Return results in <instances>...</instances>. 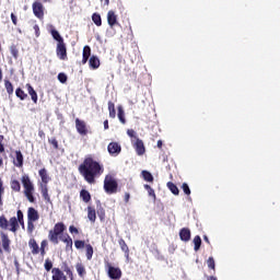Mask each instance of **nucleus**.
<instances>
[{"label": "nucleus", "instance_id": "obj_11", "mask_svg": "<svg viewBox=\"0 0 280 280\" xmlns=\"http://www.w3.org/2000/svg\"><path fill=\"white\" fill-rule=\"evenodd\" d=\"M107 152L110 154V156H119V154H121V144L118 142H110L107 145Z\"/></svg>", "mask_w": 280, "mask_h": 280}, {"label": "nucleus", "instance_id": "obj_25", "mask_svg": "<svg viewBox=\"0 0 280 280\" xmlns=\"http://www.w3.org/2000/svg\"><path fill=\"white\" fill-rule=\"evenodd\" d=\"M0 229L2 231H10V221H8V218L5 215H0Z\"/></svg>", "mask_w": 280, "mask_h": 280}, {"label": "nucleus", "instance_id": "obj_37", "mask_svg": "<svg viewBox=\"0 0 280 280\" xmlns=\"http://www.w3.org/2000/svg\"><path fill=\"white\" fill-rule=\"evenodd\" d=\"M142 178L143 180H147V183H154V176H152V173L148 171H142Z\"/></svg>", "mask_w": 280, "mask_h": 280}, {"label": "nucleus", "instance_id": "obj_16", "mask_svg": "<svg viewBox=\"0 0 280 280\" xmlns=\"http://www.w3.org/2000/svg\"><path fill=\"white\" fill-rule=\"evenodd\" d=\"M107 23L109 27H115V25H119V22H117V14H115V11L110 10L107 12Z\"/></svg>", "mask_w": 280, "mask_h": 280}, {"label": "nucleus", "instance_id": "obj_19", "mask_svg": "<svg viewBox=\"0 0 280 280\" xmlns=\"http://www.w3.org/2000/svg\"><path fill=\"white\" fill-rule=\"evenodd\" d=\"M63 244H66V250H73V238L69 234H66L63 237L60 238Z\"/></svg>", "mask_w": 280, "mask_h": 280}, {"label": "nucleus", "instance_id": "obj_29", "mask_svg": "<svg viewBox=\"0 0 280 280\" xmlns=\"http://www.w3.org/2000/svg\"><path fill=\"white\" fill-rule=\"evenodd\" d=\"M75 269H77L79 277H81V279H84V277L86 276V268H84V265L78 262L75 265Z\"/></svg>", "mask_w": 280, "mask_h": 280}, {"label": "nucleus", "instance_id": "obj_23", "mask_svg": "<svg viewBox=\"0 0 280 280\" xmlns=\"http://www.w3.org/2000/svg\"><path fill=\"white\" fill-rule=\"evenodd\" d=\"M88 218L90 222L94 224V222L97 220V212L95 211V208L91 206L88 207Z\"/></svg>", "mask_w": 280, "mask_h": 280}, {"label": "nucleus", "instance_id": "obj_44", "mask_svg": "<svg viewBox=\"0 0 280 280\" xmlns=\"http://www.w3.org/2000/svg\"><path fill=\"white\" fill-rule=\"evenodd\" d=\"M44 268L47 272L50 270H54V262H51V259L47 258L44 264Z\"/></svg>", "mask_w": 280, "mask_h": 280}, {"label": "nucleus", "instance_id": "obj_34", "mask_svg": "<svg viewBox=\"0 0 280 280\" xmlns=\"http://www.w3.org/2000/svg\"><path fill=\"white\" fill-rule=\"evenodd\" d=\"M50 34L52 38L57 40V43H65V39L62 38V36H60V33L56 28H52L50 31Z\"/></svg>", "mask_w": 280, "mask_h": 280}, {"label": "nucleus", "instance_id": "obj_27", "mask_svg": "<svg viewBox=\"0 0 280 280\" xmlns=\"http://www.w3.org/2000/svg\"><path fill=\"white\" fill-rule=\"evenodd\" d=\"M80 198L83 200V202L89 203L91 202V192H89L86 189H82L80 191Z\"/></svg>", "mask_w": 280, "mask_h": 280}, {"label": "nucleus", "instance_id": "obj_8", "mask_svg": "<svg viewBox=\"0 0 280 280\" xmlns=\"http://www.w3.org/2000/svg\"><path fill=\"white\" fill-rule=\"evenodd\" d=\"M0 238L2 243V247L0 246V255H3L4 253H12V248L10 247V244H12V241L10 240V236L5 232L0 233Z\"/></svg>", "mask_w": 280, "mask_h": 280}, {"label": "nucleus", "instance_id": "obj_61", "mask_svg": "<svg viewBox=\"0 0 280 280\" xmlns=\"http://www.w3.org/2000/svg\"><path fill=\"white\" fill-rule=\"evenodd\" d=\"M103 124H104V129H105V130H108V120H104Z\"/></svg>", "mask_w": 280, "mask_h": 280}, {"label": "nucleus", "instance_id": "obj_45", "mask_svg": "<svg viewBox=\"0 0 280 280\" xmlns=\"http://www.w3.org/2000/svg\"><path fill=\"white\" fill-rule=\"evenodd\" d=\"M100 208L97 209V215L101 220H104L106 218V211L104 208H102V203L98 201Z\"/></svg>", "mask_w": 280, "mask_h": 280}, {"label": "nucleus", "instance_id": "obj_4", "mask_svg": "<svg viewBox=\"0 0 280 280\" xmlns=\"http://www.w3.org/2000/svg\"><path fill=\"white\" fill-rule=\"evenodd\" d=\"M22 185L24 187V196L27 198L28 202H36V198L34 197V184H32L28 175L22 176Z\"/></svg>", "mask_w": 280, "mask_h": 280}, {"label": "nucleus", "instance_id": "obj_46", "mask_svg": "<svg viewBox=\"0 0 280 280\" xmlns=\"http://www.w3.org/2000/svg\"><path fill=\"white\" fill-rule=\"evenodd\" d=\"M74 246L78 250L86 248V243L84 241L77 240L74 241Z\"/></svg>", "mask_w": 280, "mask_h": 280}, {"label": "nucleus", "instance_id": "obj_3", "mask_svg": "<svg viewBox=\"0 0 280 280\" xmlns=\"http://www.w3.org/2000/svg\"><path fill=\"white\" fill-rule=\"evenodd\" d=\"M67 231V225L63 222H58L55 224L52 230L48 232V240L51 244L58 245L60 243L59 238L62 233Z\"/></svg>", "mask_w": 280, "mask_h": 280}, {"label": "nucleus", "instance_id": "obj_7", "mask_svg": "<svg viewBox=\"0 0 280 280\" xmlns=\"http://www.w3.org/2000/svg\"><path fill=\"white\" fill-rule=\"evenodd\" d=\"M16 215H18V218L12 217L9 220V222H10L9 231H11V233H16V231H19V229H20L19 222H22V220H24L23 219V211L18 210Z\"/></svg>", "mask_w": 280, "mask_h": 280}, {"label": "nucleus", "instance_id": "obj_52", "mask_svg": "<svg viewBox=\"0 0 280 280\" xmlns=\"http://www.w3.org/2000/svg\"><path fill=\"white\" fill-rule=\"evenodd\" d=\"M69 232L73 235H78L80 233V231L78 230V228H75L74 225H70L69 226Z\"/></svg>", "mask_w": 280, "mask_h": 280}, {"label": "nucleus", "instance_id": "obj_42", "mask_svg": "<svg viewBox=\"0 0 280 280\" xmlns=\"http://www.w3.org/2000/svg\"><path fill=\"white\" fill-rule=\"evenodd\" d=\"M144 189L148 190L150 198H153V200H156V192H154V189L151 188L150 185L145 184Z\"/></svg>", "mask_w": 280, "mask_h": 280}, {"label": "nucleus", "instance_id": "obj_41", "mask_svg": "<svg viewBox=\"0 0 280 280\" xmlns=\"http://www.w3.org/2000/svg\"><path fill=\"white\" fill-rule=\"evenodd\" d=\"M3 194H5V187L3 186V179L0 177V207H3Z\"/></svg>", "mask_w": 280, "mask_h": 280}, {"label": "nucleus", "instance_id": "obj_53", "mask_svg": "<svg viewBox=\"0 0 280 280\" xmlns=\"http://www.w3.org/2000/svg\"><path fill=\"white\" fill-rule=\"evenodd\" d=\"M33 28H34L36 38H38L40 36V26H38V24H35Z\"/></svg>", "mask_w": 280, "mask_h": 280}, {"label": "nucleus", "instance_id": "obj_6", "mask_svg": "<svg viewBox=\"0 0 280 280\" xmlns=\"http://www.w3.org/2000/svg\"><path fill=\"white\" fill-rule=\"evenodd\" d=\"M119 185L117 184V180H115L113 177H105L104 180V189L106 194H117V188Z\"/></svg>", "mask_w": 280, "mask_h": 280}, {"label": "nucleus", "instance_id": "obj_33", "mask_svg": "<svg viewBox=\"0 0 280 280\" xmlns=\"http://www.w3.org/2000/svg\"><path fill=\"white\" fill-rule=\"evenodd\" d=\"M108 110H109V117L112 119H115V117H117V110L115 109V103H113V101L108 102Z\"/></svg>", "mask_w": 280, "mask_h": 280}, {"label": "nucleus", "instance_id": "obj_39", "mask_svg": "<svg viewBox=\"0 0 280 280\" xmlns=\"http://www.w3.org/2000/svg\"><path fill=\"white\" fill-rule=\"evenodd\" d=\"M4 88L7 90V93H9V95H12V93H14V85H12V82H10V80L4 81Z\"/></svg>", "mask_w": 280, "mask_h": 280}, {"label": "nucleus", "instance_id": "obj_54", "mask_svg": "<svg viewBox=\"0 0 280 280\" xmlns=\"http://www.w3.org/2000/svg\"><path fill=\"white\" fill-rule=\"evenodd\" d=\"M47 246H49V242H47V240H43V241L40 242V247H39V249L46 250Z\"/></svg>", "mask_w": 280, "mask_h": 280}, {"label": "nucleus", "instance_id": "obj_22", "mask_svg": "<svg viewBox=\"0 0 280 280\" xmlns=\"http://www.w3.org/2000/svg\"><path fill=\"white\" fill-rule=\"evenodd\" d=\"M61 269H62V272H66V275L69 277L70 280H73V270L69 266V262L63 261L61 264Z\"/></svg>", "mask_w": 280, "mask_h": 280}, {"label": "nucleus", "instance_id": "obj_28", "mask_svg": "<svg viewBox=\"0 0 280 280\" xmlns=\"http://www.w3.org/2000/svg\"><path fill=\"white\" fill-rule=\"evenodd\" d=\"M40 191L44 200H47V202H49L50 197H49V189L47 188V184L40 185Z\"/></svg>", "mask_w": 280, "mask_h": 280}, {"label": "nucleus", "instance_id": "obj_47", "mask_svg": "<svg viewBox=\"0 0 280 280\" xmlns=\"http://www.w3.org/2000/svg\"><path fill=\"white\" fill-rule=\"evenodd\" d=\"M207 266L210 270H215V259H213V257H209L207 260Z\"/></svg>", "mask_w": 280, "mask_h": 280}, {"label": "nucleus", "instance_id": "obj_17", "mask_svg": "<svg viewBox=\"0 0 280 280\" xmlns=\"http://www.w3.org/2000/svg\"><path fill=\"white\" fill-rule=\"evenodd\" d=\"M28 248H30L32 255H38V253H40V247L38 246L36 238H30Z\"/></svg>", "mask_w": 280, "mask_h": 280}, {"label": "nucleus", "instance_id": "obj_26", "mask_svg": "<svg viewBox=\"0 0 280 280\" xmlns=\"http://www.w3.org/2000/svg\"><path fill=\"white\" fill-rule=\"evenodd\" d=\"M89 58H91V46H84L83 47L82 63L86 65V62H89Z\"/></svg>", "mask_w": 280, "mask_h": 280}, {"label": "nucleus", "instance_id": "obj_40", "mask_svg": "<svg viewBox=\"0 0 280 280\" xmlns=\"http://www.w3.org/2000/svg\"><path fill=\"white\" fill-rule=\"evenodd\" d=\"M118 119L120 122L126 124V113L121 106L118 107Z\"/></svg>", "mask_w": 280, "mask_h": 280}, {"label": "nucleus", "instance_id": "obj_20", "mask_svg": "<svg viewBox=\"0 0 280 280\" xmlns=\"http://www.w3.org/2000/svg\"><path fill=\"white\" fill-rule=\"evenodd\" d=\"M38 174L42 179V185H47L49 180H51V177H49V174L47 173V168H40Z\"/></svg>", "mask_w": 280, "mask_h": 280}, {"label": "nucleus", "instance_id": "obj_18", "mask_svg": "<svg viewBox=\"0 0 280 280\" xmlns=\"http://www.w3.org/2000/svg\"><path fill=\"white\" fill-rule=\"evenodd\" d=\"M179 240H182V242H189V240H191V230H189V228H183L179 231Z\"/></svg>", "mask_w": 280, "mask_h": 280}, {"label": "nucleus", "instance_id": "obj_49", "mask_svg": "<svg viewBox=\"0 0 280 280\" xmlns=\"http://www.w3.org/2000/svg\"><path fill=\"white\" fill-rule=\"evenodd\" d=\"M182 189L186 196H191V189H189V185L187 183L182 185Z\"/></svg>", "mask_w": 280, "mask_h": 280}, {"label": "nucleus", "instance_id": "obj_48", "mask_svg": "<svg viewBox=\"0 0 280 280\" xmlns=\"http://www.w3.org/2000/svg\"><path fill=\"white\" fill-rule=\"evenodd\" d=\"M48 143L52 145L54 150H59L60 148L56 138H49Z\"/></svg>", "mask_w": 280, "mask_h": 280}, {"label": "nucleus", "instance_id": "obj_35", "mask_svg": "<svg viewBox=\"0 0 280 280\" xmlns=\"http://www.w3.org/2000/svg\"><path fill=\"white\" fill-rule=\"evenodd\" d=\"M15 95L16 97H19V100H21L22 102L27 100V93H25V91H23V89L18 88L15 90Z\"/></svg>", "mask_w": 280, "mask_h": 280}, {"label": "nucleus", "instance_id": "obj_43", "mask_svg": "<svg viewBox=\"0 0 280 280\" xmlns=\"http://www.w3.org/2000/svg\"><path fill=\"white\" fill-rule=\"evenodd\" d=\"M11 189L13 191H21V183L19 180H16V179H13L11 182Z\"/></svg>", "mask_w": 280, "mask_h": 280}, {"label": "nucleus", "instance_id": "obj_12", "mask_svg": "<svg viewBox=\"0 0 280 280\" xmlns=\"http://www.w3.org/2000/svg\"><path fill=\"white\" fill-rule=\"evenodd\" d=\"M12 163L14 167H19V168L23 167L24 158H23V152H21V150L14 151V156H12Z\"/></svg>", "mask_w": 280, "mask_h": 280}, {"label": "nucleus", "instance_id": "obj_59", "mask_svg": "<svg viewBox=\"0 0 280 280\" xmlns=\"http://www.w3.org/2000/svg\"><path fill=\"white\" fill-rule=\"evenodd\" d=\"M39 253H40V257H45L47 255L46 249H39Z\"/></svg>", "mask_w": 280, "mask_h": 280}, {"label": "nucleus", "instance_id": "obj_50", "mask_svg": "<svg viewBox=\"0 0 280 280\" xmlns=\"http://www.w3.org/2000/svg\"><path fill=\"white\" fill-rule=\"evenodd\" d=\"M34 222L35 221H27V233H34Z\"/></svg>", "mask_w": 280, "mask_h": 280}, {"label": "nucleus", "instance_id": "obj_13", "mask_svg": "<svg viewBox=\"0 0 280 280\" xmlns=\"http://www.w3.org/2000/svg\"><path fill=\"white\" fill-rule=\"evenodd\" d=\"M56 54L59 60H67V44L65 42L57 43Z\"/></svg>", "mask_w": 280, "mask_h": 280}, {"label": "nucleus", "instance_id": "obj_2", "mask_svg": "<svg viewBox=\"0 0 280 280\" xmlns=\"http://www.w3.org/2000/svg\"><path fill=\"white\" fill-rule=\"evenodd\" d=\"M127 135L130 137V141L132 148L136 150V154H138V156H143V154H145V144L143 143V140L137 136V131H135V129H128Z\"/></svg>", "mask_w": 280, "mask_h": 280}, {"label": "nucleus", "instance_id": "obj_5", "mask_svg": "<svg viewBox=\"0 0 280 280\" xmlns=\"http://www.w3.org/2000/svg\"><path fill=\"white\" fill-rule=\"evenodd\" d=\"M105 268L107 270V275L109 279H113V280L121 279V269L119 267H113L110 262L106 261Z\"/></svg>", "mask_w": 280, "mask_h": 280}, {"label": "nucleus", "instance_id": "obj_15", "mask_svg": "<svg viewBox=\"0 0 280 280\" xmlns=\"http://www.w3.org/2000/svg\"><path fill=\"white\" fill-rule=\"evenodd\" d=\"M38 220H40V214H38V210H36L34 207H30L27 209V221L38 222Z\"/></svg>", "mask_w": 280, "mask_h": 280}, {"label": "nucleus", "instance_id": "obj_64", "mask_svg": "<svg viewBox=\"0 0 280 280\" xmlns=\"http://www.w3.org/2000/svg\"><path fill=\"white\" fill-rule=\"evenodd\" d=\"M203 240H205V242H206L207 244H211V243L209 242V237H208L207 235L203 236Z\"/></svg>", "mask_w": 280, "mask_h": 280}, {"label": "nucleus", "instance_id": "obj_60", "mask_svg": "<svg viewBox=\"0 0 280 280\" xmlns=\"http://www.w3.org/2000/svg\"><path fill=\"white\" fill-rule=\"evenodd\" d=\"M158 148H159V150H161L163 148V140L158 141Z\"/></svg>", "mask_w": 280, "mask_h": 280}, {"label": "nucleus", "instance_id": "obj_36", "mask_svg": "<svg viewBox=\"0 0 280 280\" xmlns=\"http://www.w3.org/2000/svg\"><path fill=\"white\" fill-rule=\"evenodd\" d=\"M92 21L96 27H102V15L100 13H93Z\"/></svg>", "mask_w": 280, "mask_h": 280}, {"label": "nucleus", "instance_id": "obj_32", "mask_svg": "<svg viewBox=\"0 0 280 280\" xmlns=\"http://www.w3.org/2000/svg\"><path fill=\"white\" fill-rule=\"evenodd\" d=\"M85 257H86L88 261H91V259H93V245L92 244L85 245Z\"/></svg>", "mask_w": 280, "mask_h": 280}, {"label": "nucleus", "instance_id": "obj_31", "mask_svg": "<svg viewBox=\"0 0 280 280\" xmlns=\"http://www.w3.org/2000/svg\"><path fill=\"white\" fill-rule=\"evenodd\" d=\"M166 187H168L170 191L174 195V196H178L180 194V190H178V186H176V184L168 182L166 184Z\"/></svg>", "mask_w": 280, "mask_h": 280}, {"label": "nucleus", "instance_id": "obj_62", "mask_svg": "<svg viewBox=\"0 0 280 280\" xmlns=\"http://www.w3.org/2000/svg\"><path fill=\"white\" fill-rule=\"evenodd\" d=\"M18 224H21V226L25 228V220L23 219L22 221H18Z\"/></svg>", "mask_w": 280, "mask_h": 280}, {"label": "nucleus", "instance_id": "obj_63", "mask_svg": "<svg viewBox=\"0 0 280 280\" xmlns=\"http://www.w3.org/2000/svg\"><path fill=\"white\" fill-rule=\"evenodd\" d=\"M207 280H218V278L213 277V276H208Z\"/></svg>", "mask_w": 280, "mask_h": 280}, {"label": "nucleus", "instance_id": "obj_14", "mask_svg": "<svg viewBox=\"0 0 280 280\" xmlns=\"http://www.w3.org/2000/svg\"><path fill=\"white\" fill-rule=\"evenodd\" d=\"M51 280H68L65 271L58 267L51 269Z\"/></svg>", "mask_w": 280, "mask_h": 280}, {"label": "nucleus", "instance_id": "obj_57", "mask_svg": "<svg viewBox=\"0 0 280 280\" xmlns=\"http://www.w3.org/2000/svg\"><path fill=\"white\" fill-rule=\"evenodd\" d=\"M125 202L126 203L130 202V192L125 194Z\"/></svg>", "mask_w": 280, "mask_h": 280}, {"label": "nucleus", "instance_id": "obj_58", "mask_svg": "<svg viewBox=\"0 0 280 280\" xmlns=\"http://www.w3.org/2000/svg\"><path fill=\"white\" fill-rule=\"evenodd\" d=\"M38 137H39L40 139H45V131L38 130Z\"/></svg>", "mask_w": 280, "mask_h": 280}, {"label": "nucleus", "instance_id": "obj_38", "mask_svg": "<svg viewBox=\"0 0 280 280\" xmlns=\"http://www.w3.org/2000/svg\"><path fill=\"white\" fill-rule=\"evenodd\" d=\"M192 242L195 244L194 250H196V252L200 250V246H202V238H200V236L197 235L194 237Z\"/></svg>", "mask_w": 280, "mask_h": 280}, {"label": "nucleus", "instance_id": "obj_30", "mask_svg": "<svg viewBox=\"0 0 280 280\" xmlns=\"http://www.w3.org/2000/svg\"><path fill=\"white\" fill-rule=\"evenodd\" d=\"M91 69H100V58L92 56L89 60Z\"/></svg>", "mask_w": 280, "mask_h": 280}, {"label": "nucleus", "instance_id": "obj_56", "mask_svg": "<svg viewBox=\"0 0 280 280\" xmlns=\"http://www.w3.org/2000/svg\"><path fill=\"white\" fill-rule=\"evenodd\" d=\"M0 154H5V147L3 145V141H0Z\"/></svg>", "mask_w": 280, "mask_h": 280}, {"label": "nucleus", "instance_id": "obj_10", "mask_svg": "<svg viewBox=\"0 0 280 280\" xmlns=\"http://www.w3.org/2000/svg\"><path fill=\"white\" fill-rule=\"evenodd\" d=\"M75 129L77 132L81 135V137H86L89 135V127H86V121L75 118Z\"/></svg>", "mask_w": 280, "mask_h": 280}, {"label": "nucleus", "instance_id": "obj_24", "mask_svg": "<svg viewBox=\"0 0 280 280\" xmlns=\"http://www.w3.org/2000/svg\"><path fill=\"white\" fill-rule=\"evenodd\" d=\"M118 244L122 250V253H125V257H130V248L128 247V244H126V241H124V238H120L118 241Z\"/></svg>", "mask_w": 280, "mask_h": 280}, {"label": "nucleus", "instance_id": "obj_51", "mask_svg": "<svg viewBox=\"0 0 280 280\" xmlns=\"http://www.w3.org/2000/svg\"><path fill=\"white\" fill-rule=\"evenodd\" d=\"M58 80H59V82H61V84H65L67 82V74L60 72L58 74Z\"/></svg>", "mask_w": 280, "mask_h": 280}, {"label": "nucleus", "instance_id": "obj_1", "mask_svg": "<svg viewBox=\"0 0 280 280\" xmlns=\"http://www.w3.org/2000/svg\"><path fill=\"white\" fill-rule=\"evenodd\" d=\"M79 174L83 176L85 183L95 185V178H100L104 174V165H102L93 155H86L78 167Z\"/></svg>", "mask_w": 280, "mask_h": 280}, {"label": "nucleus", "instance_id": "obj_21", "mask_svg": "<svg viewBox=\"0 0 280 280\" xmlns=\"http://www.w3.org/2000/svg\"><path fill=\"white\" fill-rule=\"evenodd\" d=\"M26 89L28 91V95H31L32 102L38 104V93H36V90H34V88L30 83L26 84Z\"/></svg>", "mask_w": 280, "mask_h": 280}, {"label": "nucleus", "instance_id": "obj_9", "mask_svg": "<svg viewBox=\"0 0 280 280\" xmlns=\"http://www.w3.org/2000/svg\"><path fill=\"white\" fill-rule=\"evenodd\" d=\"M33 8V14L36 16V19H39V21H43L45 19V7L40 1H35L32 4Z\"/></svg>", "mask_w": 280, "mask_h": 280}, {"label": "nucleus", "instance_id": "obj_55", "mask_svg": "<svg viewBox=\"0 0 280 280\" xmlns=\"http://www.w3.org/2000/svg\"><path fill=\"white\" fill-rule=\"evenodd\" d=\"M11 21H12L13 25H18L19 24V20L16 19L14 13H11Z\"/></svg>", "mask_w": 280, "mask_h": 280}]
</instances>
